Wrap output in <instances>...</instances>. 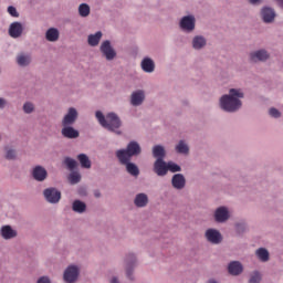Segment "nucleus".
<instances>
[{"label": "nucleus", "mask_w": 283, "mask_h": 283, "mask_svg": "<svg viewBox=\"0 0 283 283\" xmlns=\"http://www.w3.org/2000/svg\"><path fill=\"white\" fill-rule=\"evenodd\" d=\"M95 116H96L99 125H102V127H104V129H107L108 132H113L114 134H117V136H120V134H123L119 130L123 125V122H120V117H118V115H116V113H108L105 116V115H103V113L101 111H97L95 113Z\"/></svg>", "instance_id": "nucleus-1"}, {"label": "nucleus", "mask_w": 283, "mask_h": 283, "mask_svg": "<svg viewBox=\"0 0 283 283\" xmlns=\"http://www.w3.org/2000/svg\"><path fill=\"white\" fill-rule=\"evenodd\" d=\"M239 98H244V94L239 90L231 88L230 95H223L220 99L221 109L224 112H238L242 107V102Z\"/></svg>", "instance_id": "nucleus-2"}, {"label": "nucleus", "mask_w": 283, "mask_h": 283, "mask_svg": "<svg viewBox=\"0 0 283 283\" xmlns=\"http://www.w3.org/2000/svg\"><path fill=\"white\" fill-rule=\"evenodd\" d=\"M142 151L140 145L137 142H130L126 149H119L116 151V157L119 163H129L132 157L138 156Z\"/></svg>", "instance_id": "nucleus-3"}, {"label": "nucleus", "mask_w": 283, "mask_h": 283, "mask_svg": "<svg viewBox=\"0 0 283 283\" xmlns=\"http://www.w3.org/2000/svg\"><path fill=\"white\" fill-rule=\"evenodd\" d=\"M101 52L105 56L106 61H114V59H116V51L112 48L109 40L102 43Z\"/></svg>", "instance_id": "nucleus-4"}, {"label": "nucleus", "mask_w": 283, "mask_h": 283, "mask_svg": "<svg viewBox=\"0 0 283 283\" xmlns=\"http://www.w3.org/2000/svg\"><path fill=\"white\" fill-rule=\"evenodd\" d=\"M44 198L51 205H56L61 200V191L56 190V188H48L44 190Z\"/></svg>", "instance_id": "nucleus-5"}, {"label": "nucleus", "mask_w": 283, "mask_h": 283, "mask_svg": "<svg viewBox=\"0 0 283 283\" xmlns=\"http://www.w3.org/2000/svg\"><path fill=\"white\" fill-rule=\"evenodd\" d=\"M76 118H78V112H76V108H69L67 114L62 119V126L67 127L74 125V123H76Z\"/></svg>", "instance_id": "nucleus-6"}, {"label": "nucleus", "mask_w": 283, "mask_h": 283, "mask_svg": "<svg viewBox=\"0 0 283 283\" xmlns=\"http://www.w3.org/2000/svg\"><path fill=\"white\" fill-rule=\"evenodd\" d=\"M77 277H78V268L74 265H70L64 272V281H66L67 283H74L76 282Z\"/></svg>", "instance_id": "nucleus-7"}, {"label": "nucleus", "mask_w": 283, "mask_h": 283, "mask_svg": "<svg viewBox=\"0 0 283 283\" xmlns=\"http://www.w3.org/2000/svg\"><path fill=\"white\" fill-rule=\"evenodd\" d=\"M206 238L208 242L212 244H220L222 242V234L216 229H209L206 231Z\"/></svg>", "instance_id": "nucleus-8"}, {"label": "nucleus", "mask_w": 283, "mask_h": 283, "mask_svg": "<svg viewBox=\"0 0 283 283\" xmlns=\"http://www.w3.org/2000/svg\"><path fill=\"white\" fill-rule=\"evenodd\" d=\"M180 28L181 30H187L188 32H191L196 28V18L192 15H186L180 21Z\"/></svg>", "instance_id": "nucleus-9"}, {"label": "nucleus", "mask_w": 283, "mask_h": 283, "mask_svg": "<svg viewBox=\"0 0 283 283\" xmlns=\"http://www.w3.org/2000/svg\"><path fill=\"white\" fill-rule=\"evenodd\" d=\"M154 169L157 176H167L169 171L168 164L160 158L155 161Z\"/></svg>", "instance_id": "nucleus-10"}, {"label": "nucleus", "mask_w": 283, "mask_h": 283, "mask_svg": "<svg viewBox=\"0 0 283 283\" xmlns=\"http://www.w3.org/2000/svg\"><path fill=\"white\" fill-rule=\"evenodd\" d=\"M9 34L12 36V39H19V36L23 34V25L20 22L11 23Z\"/></svg>", "instance_id": "nucleus-11"}, {"label": "nucleus", "mask_w": 283, "mask_h": 283, "mask_svg": "<svg viewBox=\"0 0 283 283\" xmlns=\"http://www.w3.org/2000/svg\"><path fill=\"white\" fill-rule=\"evenodd\" d=\"M32 176L34 180H38V182H43L48 178V170L41 166H36L33 169Z\"/></svg>", "instance_id": "nucleus-12"}, {"label": "nucleus", "mask_w": 283, "mask_h": 283, "mask_svg": "<svg viewBox=\"0 0 283 283\" xmlns=\"http://www.w3.org/2000/svg\"><path fill=\"white\" fill-rule=\"evenodd\" d=\"M172 187L175 189H185V185H187V180L182 174L174 175L171 179Z\"/></svg>", "instance_id": "nucleus-13"}, {"label": "nucleus", "mask_w": 283, "mask_h": 283, "mask_svg": "<svg viewBox=\"0 0 283 283\" xmlns=\"http://www.w3.org/2000/svg\"><path fill=\"white\" fill-rule=\"evenodd\" d=\"M261 17L264 23H273V21H275V11L271 8H263L261 11Z\"/></svg>", "instance_id": "nucleus-14"}, {"label": "nucleus", "mask_w": 283, "mask_h": 283, "mask_svg": "<svg viewBox=\"0 0 283 283\" xmlns=\"http://www.w3.org/2000/svg\"><path fill=\"white\" fill-rule=\"evenodd\" d=\"M214 218L217 222H227L229 220V210L224 207H220L214 212Z\"/></svg>", "instance_id": "nucleus-15"}, {"label": "nucleus", "mask_w": 283, "mask_h": 283, "mask_svg": "<svg viewBox=\"0 0 283 283\" xmlns=\"http://www.w3.org/2000/svg\"><path fill=\"white\" fill-rule=\"evenodd\" d=\"M143 101H145V92L137 91L132 94L130 103L135 107H138V105H143Z\"/></svg>", "instance_id": "nucleus-16"}, {"label": "nucleus", "mask_w": 283, "mask_h": 283, "mask_svg": "<svg viewBox=\"0 0 283 283\" xmlns=\"http://www.w3.org/2000/svg\"><path fill=\"white\" fill-rule=\"evenodd\" d=\"M251 61L256 63V61H266L269 59V52L266 50H259L250 54Z\"/></svg>", "instance_id": "nucleus-17"}, {"label": "nucleus", "mask_w": 283, "mask_h": 283, "mask_svg": "<svg viewBox=\"0 0 283 283\" xmlns=\"http://www.w3.org/2000/svg\"><path fill=\"white\" fill-rule=\"evenodd\" d=\"M62 136L64 138H78V130L74 129L72 126H63Z\"/></svg>", "instance_id": "nucleus-18"}, {"label": "nucleus", "mask_w": 283, "mask_h": 283, "mask_svg": "<svg viewBox=\"0 0 283 283\" xmlns=\"http://www.w3.org/2000/svg\"><path fill=\"white\" fill-rule=\"evenodd\" d=\"M228 271L230 275H240L243 271L242 263L238 261L231 262L228 266Z\"/></svg>", "instance_id": "nucleus-19"}, {"label": "nucleus", "mask_w": 283, "mask_h": 283, "mask_svg": "<svg viewBox=\"0 0 283 283\" xmlns=\"http://www.w3.org/2000/svg\"><path fill=\"white\" fill-rule=\"evenodd\" d=\"M1 235L4 240H12V238H17V232L12 230V227L4 226L1 228Z\"/></svg>", "instance_id": "nucleus-20"}, {"label": "nucleus", "mask_w": 283, "mask_h": 283, "mask_svg": "<svg viewBox=\"0 0 283 283\" xmlns=\"http://www.w3.org/2000/svg\"><path fill=\"white\" fill-rule=\"evenodd\" d=\"M156 64H154V60L146 57L142 61V70L147 73L154 72Z\"/></svg>", "instance_id": "nucleus-21"}, {"label": "nucleus", "mask_w": 283, "mask_h": 283, "mask_svg": "<svg viewBox=\"0 0 283 283\" xmlns=\"http://www.w3.org/2000/svg\"><path fill=\"white\" fill-rule=\"evenodd\" d=\"M77 160L83 169H91L92 168V161L90 160V157L85 154H80L77 156Z\"/></svg>", "instance_id": "nucleus-22"}, {"label": "nucleus", "mask_w": 283, "mask_h": 283, "mask_svg": "<svg viewBox=\"0 0 283 283\" xmlns=\"http://www.w3.org/2000/svg\"><path fill=\"white\" fill-rule=\"evenodd\" d=\"M103 33L101 31H97L95 34L88 35V45H92V48H96V45L101 43Z\"/></svg>", "instance_id": "nucleus-23"}, {"label": "nucleus", "mask_w": 283, "mask_h": 283, "mask_svg": "<svg viewBox=\"0 0 283 283\" xmlns=\"http://www.w3.org/2000/svg\"><path fill=\"white\" fill-rule=\"evenodd\" d=\"M120 165H126V170L130 174V176H139L140 170L138 169V166H136V164L127 161L120 163Z\"/></svg>", "instance_id": "nucleus-24"}, {"label": "nucleus", "mask_w": 283, "mask_h": 283, "mask_svg": "<svg viewBox=\"0 0 283 283\" xmlns=\"http://www.w3.org/2000/svg\"><path fill=\"white\" fill-rule=\"evenodd\" d=\"M206 45H207V40H205L203 36L198 35V36L193 38L192 48L195 50H201V48H205Z\"/></svg>", "instance_id": "nucleus-25"}, {"label": "nucleus", "mask_w": 283, "mask_h": 283, "mask_svg": "<svg viewBox=\"0 0 283 283\" xmlns=\"http://www.w3.org/2000/svg\"><path fill=\"white\" fill-rule=\"evenodd\" d=\"M148 202H149V199L147 198V195H145V193H139L135 198L136 207H147Z\"/></svg>", "instance_id": "nucleus-26"}, {"label": "nucleus", "mask_w": 283, "mask_h": 283, "mask_svg": "<svg viewBox=\"0 0 283 283\" xmlns=\"http://www.w3.org/2000/svg\"><path fill=\"white\" fill-rule=\"evenodd\" d=\"M46 41H51L52 43H54V41H59V30L51 28L46 31Z\"/></svg>", "instance_id": "nucleus-27"}, {"label": "nucleus", "mask_w": 283, "mask_h": 283, "mask_svg": "<svg viewBox=\"0 0 283 283\" xmlns=\"http://www.w3.org/2000/svg\"><path fill=\"white\" fill-rule=\"evenodd\" d=\"M85 209H87V206L85 205V202L81 200H75L73 202V211H75V213H83L85 212Z\"/></svg>", "instance_id": "nucleus-28"}, {"label": "nucleus", "mask_w": 283, "mask_h": 283, "mask_svg": "<svg viewBox=\"0 0 283 283\" xmlns=\"http://www.w3.org/2000/svg\"><path fill=\"white\" fill-rule=\"evenodd\" d=\"M153 156L157 158V160L159 158L163 160L165 158V148L163 146H155L153 148Z\"/></svg>", "instance_id": "nucleus-29"}, {"label": "nucleus", "mask_w": 283, "mask_h": 283, "mask_svg": "<svg viewBox=\"0 0 283 283\" xmlns=\"http://www.w3.org/2000/svg\"><path fill=\"white\" fill-rule=\"evenodd\" d=\"M256 256L261 262H269V251L264 248H260L256 250Z\"/></svg>", "instance_id": "nucleus-30"}, {"label": "nucleus", "mask_w": 283, "mask_h": 283, "mask_svg": "<svg viewBox=\"0 0 283 283\" xmlns=\"http://www.w3.org/2000/svg\"><path fill=\"white\" fill-rule=\"evenodd\" d=\"M17 63L22 67H25V65H30V56L24 54L18 55Z\"/></svg>", "instance_id": "nucleus-31"}, {"label": "nucleus", "mask_w": 283, "mask_h": 283, "mask_svg": "<svg viewBox=\"0 0 283 283\" xmlns=\"http://www.w3.org/2000/svg\"><path fill=\"white\" fill-rule=\"evenodd\" d=\"M176 150L178 154H189V146H187L184 140H180L176 146Z\"/></svg>", "instance_id": "nucleus-32"}, {"label": "nucleus", "mask_w": 283, "mask_h": 283, "mask_svg": "<svg viewBox=\"0 0 283 283\" xmlns=\"http://www.w3.org/2000/svg\"><path fill=\"white\" fill-rule=\"evenodd\" d=\"M78 14L80 17H90V7L87 6V3H82L78 7Z\"/></svg>", "instance_id": "nucleus-33"}, {"label": "nucleus", "mask_w": 283, "mask_h": 283, "mask_svg": "<svg viewBox=\"0 0 283 283\" xmlns=\"http://www.w3.org/2000/svg\"><path fill=\"white\" fill-rule=\"evenodd\" d=\"M69 180L71 185H77V182H81V174L72 172L69 177Z\"/></svg>", "instance_id": "nucleus-34"}, {"label": "nucleus", "mask_w": 283, "mask_h": 283, "mask_svg": "<svg viewBox=\"0 0 283 283\" xmlns=\"http://www.w3.org/2000/svg\"><path fill=\"white\" fill-rule=\"evenodd\" d=\"M64 164L66 165V167L72 171L73 169H76V160L66 157L64 159Z\"/></svg>", "instance_id": "nucleus-35"}, {"label": "nucleus", "mask_w": 283, "mask_h": 283, "mask_svg": "<svg viewBox=\"0 0 283 283\" xmlns=\"http://www.w3.org/2000/svg\"><path fill=\"white\" fill-rule=\"evenodd\" d=\"M262 281V275L260 274V272H254L252 273L249 283H259Z\"/></svg>", "instance_id": "nucleus-36"}, {"label": "nucleus", "mask_w": 283, "mask_h": 283, "mask_svg": "<svg viewBox=\"0 0 283 283\" xmlns=\"http://www.w3.org/2000/svg\"><path fill=\"white\" fill-rule=\"evenodd\" d=\"M180 166H178L175 163L169 161L168 163V171H171L172 174H176V171H180Z\"/></svg>", "instance_id": "nucleus-37"}, {"label": "nucleus", "mask_w": 283, "mask_h": 283, "mask_svg": "<svg viewBox=\"0 0 283 283\" xmlns=\"http://www.w3.org/2000/svg\"><path fill=\"white\" fill-rule=\"evenodd\" d=\"M23 111L25 114H32V112H34V105L32 103H25L23 105Z\"/></svg>", "instance_id": "nucleus-38"}, {"label": "nucleus", "mask_w": 283, "mask_h": 283, "mask_svg": "<svg viewBox=\"0 0 283 283\" xmlns=\"http://www.w3.org/2000/svg\"><path fill=\"white\" fill-rule=\"evenodd\" d=\"M6 158L7 160H14V158H17V151H14L13 149L7 150Z\"/></svg>", "instance_id": "nucleus-39"}, {"label": "nucleus", "mask_w": 283, "mask_h": 283, "mask_svg": "<svg viewBox=\"0 0 283 283\" xmlns=\"http://www.w3.org/2000/svg\"><path fill=\"white\" fill-rule=\"evenodd\" d=\"M269 114L270 116H272V118H280L281 116L280 111H277L276 108H270Z\"/></svg>", "instance_id": "nucleus-40"}, {"label": "nucleus", "mask_w": 283, "mask_h": 283, "mask_svg": "<svg viewBox=\"0 0 283 283\" xmlns=\"http://www.w3.org/2000/svg\"><path fill=\"white\" fill-rule=\"evenodd\" d=\"M8 12L11 14V17H19V12H17V8L14 7H9Z\"/></svg>", "instance_id": "nucleus-41"}, {"label": "nucleus", "mask_w": 283, "mask_h": 283, "mask_svg": "<svg viewBox=\"0 0 283 283\" xmlns=\"http://www.w3.org/2000/svg\"><path fill=\"white\" fill-rule=\"evenodd\" d=\"M38 283H50V279L48 276H42L38 280Z\"/></svg>", "instance_id": "nucleus-42"}, {"label": "nucleus", "mask_w": 283, "mask_h": 283, "mask_svg": "<svg viewBox=\"0 0 283 283\" xmlns=\"http://www.w3.org/2000/svg\"><path fill=\"white\" fill-rule=\"evenodd\" d=\"M6 107V99L0 97V109H3Z\"/></svg>", "instance_id": "nucleus-43"}, {"label": "nucleus", "mask_w": 283, "mask_h": 283, "mask_svg": "<svg viewBox=\"0 0 283 283\" xmlns=\"http://www.w3.org/2000/svg\"><path fill=\"white\" fill-rule=\"evenodd\" d=\"M94 196L95 198H101V192L98 190H95Z\"/></svg>", "instance_id": "nucleus-44"}, {"label": "nucleus", "mask_w": 283, "mask_h": 283, "mask_svg": "<svg viewBox=\"0 0 283 283\" xmlns=\"http://www.w3.org/2000/svg\"><path fill=\"white\" fill-rule=\"evenodd\" d=\"M276 2L280 6V8H283V0H276Z\"/></svg>", "instance_id": "nucleus-45"}, {"label": "nucleus", "mask_w": 283, "mask_h": 283, "mask_svg": "<svg viewBox=\"0 0 283 283\" xmlns=\"http://www.w3.org/2000/svg\"><path fill=\"white\" fill-rule=\"evenodd\" d=\"M250 3L252 4L260 3V0H250Z\"/></svg>", "instance_id": "nucleus-46"}, {"label": "nucleus", "mask_w": 283, "mask_h": 283, "mask_svg": "<svg viewBox=\"0 0 283 283\" xmlns=\"http://www.w3.org/2000/svg\"><path fill=\"white\" fill-rule=\"evenodd\" d=\"M111 283H118V279L113 277L112 281H111Z\"/></svg>", "instance_id": "nucleus-47"}, {"label": "nucleus", "mask_w": 283, "mask_h": 283, "mask_svg": "<svg viewBox=\"0 0 283 283\" xmlns=\"http://www.w3.org/2000/svg\"><path fill=\"white\" fill-rule=\"evenodd\" d=\"M132 271L127 270V276L130 277Z\"/></svg>", "instance_id": "nucleus-48"}, {"label": "nucleus", "mask_w": 283, "mask_h": 283, "mask_svg": "<svg viewBox=\"0 0 283 283\" xmlns=\"http://www.w3.org/2000/svg\"><path fill=\"white\" fill-rule=\"evenodd\" d=\"M130 260H132V262H134V260H135L134 254H130Z\"/></svg>", "instance_id": "nucleus-49"}]
</instances>
